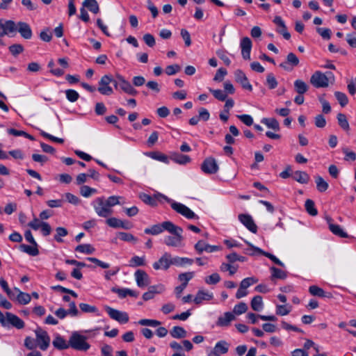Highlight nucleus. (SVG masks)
Segmentation results:
<instances>
[{"mask_svg":"<svg viewBox=\"0 0 356 356\" xmlns=\"http://www.w3.org/2000/svg\"><path fill=\"white\" fill-rule=\"evenodd\" d=\"M105 310L106 311L111 318L118 321L120 323H127L129 320V315L125 312H122L113 309L109 306H105Z\"/></svg>","mask_w":356,"mask_h":356,"instance_id":"8","label":"nucleus"},{"mask_svg":"<svg viewBox=\"0 0 356 356\" xmlns=\"http://www.w3.org/2000/svg\"><path fill=\"white\" fill-rule=\"evenodd\" d=\"M229 350V343L225 341H220L217 342L212 350L221 355L226 354Z\"/></svg>","mask_w":356,"mask_h":356,"instance_id":"33","label":"nucleus"},{"mask_svg":"<svg viewBox=\"0 0 356 356\" xmlns=\"http://www.w3.org/2000/svg\"><path fill=\"white\" fill-rule=\"evenodd\" d=\"M315 182L316 184V188L319 192H325L328 188V184L324 179L321 176H316L315 177Z\"/></svg>","mask_w":356,"mask_h":356,"instance_id":"38","label":"nucleus"},{"mask_svg":"<svg viewBox=\"0 0 356 356\" xmlns=\"http://www.w3.org/2000/svg\"><path fill=\"white\" fill-rule=\"evenodd\" d=\"M266 83L269 89H274L277 86V81L272 73H269L266 76Z\"/></svg>","mask_w":356,"mask_h":356,"instance_id":"60","label":"nucleus"},{"mask_svg":"<svg viewBox=\"0 0 356 356\" xmlns=\"http://www.w3.org/2000/svg\"><path fill=\"white\" fill-rule=\"evenodd\" d=\"M251 307L255 312H260L264 307L262 297L260 296H254L251 300Z\"/></svg>","mask_w":356,"mask_h":356,"instance_id":"37","label":"nucleus"},{"mask_svg":"<svg viewBox=\"0 0 356 356\" xmlns=\"http://www.w3.org/2000/svg\"><path fill=\"white\" fill-rule=\"evenodd\" d=\"M53 346L58 349V350H64L67 349L70 346V340L68 341V343L60 335H57L55 339H54Z\"/></svg>","mask_w":356,"mask_h":356,"instance_id":"29","label":"nucleus"},{"mask_svg":"<svg viewBox=\"0 0 356 356\" xmlns=\"http://www.w3.org/2000/svg\"><path fill=\"white\" fill-rule=\"evenodd\" d=\"M15 289L19 292L17 300L20 304L26 305L30 302L31 298L29 294L19 291L17 288Z\"/></svg>","mask_w":356,"mask_h":356,"instance_id":"45","label":"nucleus"},{"mask_svg":"<svg viewBox=\"0 0 356 356\" xmlns=\"http://www.w3.org/2000/svg\"><path fill=\"white\" fill-rule=\"evenodd\" d=\"M248 310V305L245 302H240L236 305L233 309L234 314L241 315L244 314Z\"/></svg>","mask_w":356,"mask_h":356,"instance_id":"52","label":"nucleus"},{"mask_svg":"<svg viewBox=\"0 0 356 356\" xmlns=\"http://www.w3.org/2000/svg\"><path fill=\"white\" fill-rule=\"evenodd\" d=\"M328 225L330 230L333 234L341 238L348 237V234L345 231H343V229L341 228L340 225L331 222V219L328 220Z\"/></svg>","mask_w":356,"mask_h":356,"instance_id":"27","label":"nucleus"},{"mask_svg":"<svg viewBox=\"0 0 356 356\" xmlns=\"http://www.w3.org/2000/svg\"><path fill=\"white\" fill-rule=\"evenodd\" d=\"M238 220L251 232L256 234L257 226L252 217L249 214L241 213L238 216Z\"/></svg>","mask_w":356,"mask_h":356,"instance_id":"15","label":"nucleus"},{"mask_svg":"<svg viewBox=\"0 0 356 356\" xmlns=\"http://www.w3.org/2000/svg\"><path fill=\"white\" fill-rule=\"evenodd\" d=\"M309 292L314 296H318L321 298H332V294L329 292H325L323 289L316 285H312L309 287Z\"/></svg>","mask_w":356,"mask_h":356,"instance_id":"28","label":"nucleus"},{"mask_svg":"<svg viewBox=\"0 0 356 356\" xmlns=\"http://www.w3.org/2000/svg\"><path fill=\"white\" fill-rule=\"evenodd\" d=\"M134 277L136 284L140 288H143L150 283L149 275L143 270H137L134 273Z\"/></svg>","mask_w":356,"mask_h":356,"instance_id":"19","label":"nucleus"},{"mask_svg":"<svg viewBox=\"0 0 356 356\" xmlns=\"http://www.w3.org/2000/svg\"><path fill=\"white\" fill-rule=\"evenodd\" d=\"M113 81L111 74L104 75L98 83L97 90L103 95H111L113 93V90L110 84Z\"/></svg>","mask_w":356,"mask_h":356,"instance_id":"6","label":"nucleus"},{"mask_svg":"<svg viewBox=\"0 0 356 356\" xmlns=\"http://www.w3.org/2000/svg\"><path fill=\"white\" fill-rule=\"evenodd\" d=\"M172 265V257L168 252H165L159 259L153 264L155 270H168Z\"/></svg>","mask_w":356,"mask_h":356,"instance_id":"12","label":"nucleus"},{"mask_svg":"<svg viewBox=\"0 0 356 356\" xmlns=\"http://www.w3.org/2000/svg\"><path fill=\"white\" fill-rule=\"evenodd\" d=\"M194 248L199 254H202L203 252L211 253L221 250L220 246L209 245L203 240L198 241L195 243Z\"/></svg>","mask_w":356,"mask_h":356,"instance_id":"14","label":"nucleus"},{"mask_svg":"<svg viewBox=\"0 0 356 356\" xmlns=\"http://www.w3.org/2000/svg\"><path fill=\"white\" fill-rule=\"evenodd\" d=\"M202 170L207 174H215L218 170V166L213 158L206 159L201 165Z\"/></svg>","mask_w":356,"mask_h":356,"instance_id":"17","label":"nucleus"},{"mask_svg":"<svg viewBox=\"0 0 356 356\" xmlns=\"http://www.w3.org/2000/svg\"><path fill=\"white\" fill-rule=\"evenodd\" d=\"M193 260L188 257H175L172 258V265L177 266H184L185 265H192Z\"/></svg>","mask_w":356,"mask_h":356,"instance_id":"34","label":"nucleus"},{"mask_svg":"<svg viewBox=\"0 0 356 356\" xmlns=\"http://www.w3.org/2000/svg\"><path fill=\"white\" fill-rule=\"evenodd\" d=\"M97 190L95 188H91L88 186H82L80 188V193L84 197H89L92 194L96 193Z\"/></svg>","mask_w":356,"mask_h":356,"instance_id":"47","label":"nucleus"},{"mask_svg":"<svg viewBox=\"0 0 356 356\" xmlns=\"http://www.w3.org/2000/svg\"><path fill=\"white\" fill-rule=\"evenodd\" d=\"M220 281V276L218 273H214L204 278V282L209 285L216 284Z\"/></svg>","mask_w":356,"mask_h":356,"instance_id":"50","label":"nucleus"},{"mask_svg":"<svg viewBox=\"0 0 356 356\" xmlns=\"http://www.w3.org/2000/svg\"><path fill=\"white\" fill-rule=\"evenodd\" d=\"M273 22L277 26V32L282 35L284 39L289 40L291 38V34L288 31L285 23L282 20V17L280 16H276L274 18Z\"/></svg>","mask_w":356,"mask_h":356,"instance_id":"22","label":"nucleus"},{"mask_svg":"<svg viewBox=\"0 0 356 356\" xmlns=\"http://www.w3.org/2000/svg\"><path fill=\"white\" fill-rule=\"evenodd\" d=\"M83 7L87 8L90 12L97 14L99 11V7L96 0H84Z\"/></svg>","mask_w":356,"mask_h":356,"instance_id":"32","label":"nucleus"},{"mask_svg":"<svg viewBox=\"0 0 356 356\" xmlns=\"http://www.w3.org/2000/svg\"><path fill=\"white\" fill-rule=\"evenodd\" d=\"M292 177L300 184H307L309 180V176L304 171H296L292 174Z\"/></svg>","mask_w":356,"mask_h":356,"instance_id":"30","label":"nucleus"},{"mask_svg":"<svg viewBox=\"0 0 356 356\" xmlns=\"http://www.w3.org/2000/svg\"><path fill=\"white\" fill-rule=\"evenodd\" d=\"M227 74V72L224 68H219L213 78L215 81L220 82L224 79L225 76Z\"/></svg>","mask_w":356,"mask_h":356,"instance_id":"63","label":"nucleus"},{"mask_svg":"<svg viewBox=\"0 0 356 356\" xmlns=\"http://www.w3.org/2000/svg\"><path fill=\"white\" fill-rule=\"evenodd\" d=\"M92 206L97 215L99 217L108 218L113 213V209H110L107 206L104 197H99L95 199L92 202Z\"/></svg>","mask_w":356,"mask_h":356,"instance_id":"3","label":"nucleus"},{"mask_svg":"<svg viewBox=\"0 0 356 356\" xmlns=\"http://www.w3.org/2000/svg\"><path fill=\"white\" fill-rule=\"evenodd\" d=\"M299 59L293 53H289L286 56V61L280 64V67L286 70H291L294 67L298 65Z\"/></svg>","mask_w":356,"mask_h":356,"instance_id":"21","label":"nucleus"},{"mask_svg":"<svg viewBox=\"0 0 356 356\" xmlns=\"http://www.w3.org/2000/svg\"><path fill=\"white\" fill-rule=\"evenodd\" d=\"M120 238L123 241L136 243L138 239L133 234L127 232H120Z\"/></svg>","mask_w":356,"mask_h":356,"instance_id":"59","label":"nucleus"},{"mask_svg":"<svg viewBox=\"0 0 356 356\" xmlns=\"http://www.w3.org/2000/svg\"><path fill=\"white\" fill-rule=\"evenodd\" d=\"M305 207L309 215L316 216L318 214L317 209L315 208V204L313 200L310 199L307 200L305 203Z\"/></svg>","mask_w":356,"mask_h":356,"instance_id":"40","label":"nucleus"},{"mask_svg":"<svg viewBox=\"0 0 356 356\" xmlns=\"http://www.w3.org/2000/svg\"><path fill=\"white\" fill-rule=\"evenodd\" d=\"M172 209L187 219H199L197 215H196L190 208L181 203L172 202Z\"/></svg>","mask_w":356,"mask_h":356,"instance_id":"10","label":"nucleus"},{"mask_svg":"<svg viewBox=\"0 0 356 356\" xmlns=\"http://www.w3.org/2000/svg\"><path fill=\"white\" fill-rule=\"evenodd\" d=\"M346 41L350 47L356 48V33L347 34Z\"/></svg>","mask_w":356,"mask_h":356,"instance_id":"64","label":"nucleus"},{"mask_svg":"<svg viewBox=\"0 0 356 356\" xmlns=\"http://www.w3.org/2000/svg\"><path fill=\"white\" fill-rule=\"evenodd\" d=\"M10 52L15 56L21 54L24 51V47L22 44H14L9 47Z\"/></svg>","mask_w":356,"mask_h":356,"instance_id":"61","label":"nucleus"},{"mask_svg":"<svg viewBox=\"0 0 356 356\" xmlns=\"http://www.w3.org/2000/svg\"><path fill=\"white\" fill-rule=\"evenodd\" d=\"M17 31V25L13 20L0 19V37L10 35Z\"/></svg>","mask_w":356,"mask_h":356,"instance_id":"11","label":"nucleus"},{"mask_svg":"<svg viewBox=\"0 0 356 356\" xmlns=\"http://www.w3.org/2000/svg\"><path fill=\"white\" fill-rule=\"evenodd\" d=\"M37 346L42 350H46L50 344V337L48 333L40 327L35 330Z\"/></svg>","mask_w":356,"mask_h":356,"instance_id":"7","label":"nucleus"},{"mask_svg":"<svg viewBox=\"0 0 356 356\" xmlns=\"http://www.w3.org/2000/svg\"><path fill=\"white\" fill-rule=\"evenodd\" d=\"M16 25L17 31L20 33L23 38L26 40L31 38L33 34L29 24L24 22H19Z\"/></svg>","mask_w":356,"mask_h":356,"instance_id":"23","label":"nucleus"},{"mask_svg":"<svg viewBox=\"0 0 356 356\" xmlns=\"http://www.w3.org/2000/svg\"><path fill=\"white\" fill-rule=\"evenodd\" d=\"M194 272H186L179 275L178 279L182 283L186 284V286L188 285V282L194 277Z\"/></svg>","mask_w":356,"mask_h":356,"instance_id":"55","label":"nucleus"},{"mask_svg":"<svg viewBox=\"0 0 356 356\" xmlns=\"http://www.w3.org/2000/svg\"><path fill=\"white\" fill-rule=\"evenodd\" d=\"M334 96L342 107H344L348 103V97L345 93L337 91L334 92Z\"/></svg>","mask_w":356,"mask_h":356,"instance_id":"48","label":"nucleus"},{"mask_svg":"<svg viewBox=\"0 0 356 356\" xmlns=\"http://www.w3.org/2000/svg\"><path fill=\"white\" fill-rule=\"evenodd\" d=\"M120 199H122V197L118 195H112L108 197L106 199L107 206L110 209H113L114 206L120 204Z\"/></svg>","mask_w":356,"mask_h":356,"instance_id":"51","label":"nucleus"},{"mask_svg":"<svg viewBox=\"0 0 356 356\" xmlns=\"http://www.w3.org/2000/svg\"><path fill=\"white\" fill-rule=\"evenodd\" d=\"M235 319V316L233 312H225L222 316H220L217 321V325L221 327L228 326L231 321Z\"/></svg>","mask_w":356,"mask_h":356,"instance_id":"25","label":"nucleus"},{"mask_svg":"<svg viewBox=\"0 0 356 356\" xmlns=\"http://www.w3.org/2000/svg\"><path fill=\"white\" fill-rule=\"evenodd\" d=\"M106 218L107 219L106 220V223L108 226H109L112 228H115V229L120 228V224H121L122 220L118 219L115 217H111V218L108 217Z\"/></svg>","mask_w":356,"mask_h":356,"instance_id":"54","label":"nucleus"},{"mask_svg":"<svg viewBox=\"0 0 356 356\" xmlns=\"http://www.w3.org/2000/svg\"><path fill=\"white\" fill-rule=\"evenodd\" d=\"M28 226L33 230H38L40 229L41 233L43 236H49L51 232V227L49 223L41 221L40 219L34 217L33 220L29 222Z\"/></svg>","mask_w":356,"mask_h":356,"instance_id":"9","label":"nucleus"},{"mask_svg":"<svg viewBox=\"0 0 356 356\" xmlns=\"http://www.w3.org/2000/svg\"><path fill=\"white\" fill-rule=\"evenodd\" d=\"M257 282V280L251 277H246L245 279H243L241 283H240V286L241 288H243V289H247L248 288L249 286H250L251 285H252L253 284L256 283Z\"/></svg>","mask_w":356,"mask_h":356,"instance_id":"62","label":"nucleus"},{"mask_svg":"<svg viewBox=\"0 0 356 356\" xmlns=\"http://www.w3.org/2000/svg\"><path fill=\"white\" fill-rule=\"evenodd\" d=\"M56 234L54 236V239L57 242H59V243L63 242V239L61 238V237H63V236H65L67 235V234H68L67 230L64 227H58L56 228Z\"/></svg>","mask_w":356,"mask_h":356,"instance_id":"57","label":"nucleus"},{"mask_svg":"<svg viewBox=\"0 0 356 356\" xmlns=\"http://www.w3.org/2000/svg\"><path fill=\"white\" fill-rule=\"evenodd\" d=\"M170 231H168L172 235L164 237L163 243L173 248H181L184 246V237L182 236L183 229L181 227L175 225L174 223L170 227Z\"/></svg>","mask_w":356,"mask_h":356,"instance_id":"2","label":"nucleus"},{"mask_svg":"<svg viewBox=\"0 0 356 356\" xmlns=\"http://www.w3.org/2000/svg\"><path fill=\"white\" fill-rule=\"evenodd\" d=\"M66 98L70 102H75L79 97V93L72 89H68L65 90Z\"/></svg>","mask_w":356,"mask_h":356,"instance_id":"58","label":"nucleus"},{"mask_svg":"<svg viewBox=\"0 0 356 356\" xmlns=\"http://www.w3.org/2000/svg\"><path fill=\"white\" fill-rule=\"evenodd\" d=\"M140 198L141 200L145 202L147 204L151 205V206H156V199L155 198V195L154 197H152L147 194L143 193L140 195Z\"/></svg>","mask_w":356,"mask_h":356,"instance_id":"49","label":"nucleus"},{"mask_svg":"<svg viewBox=\"0 0 356 356\" xmlns=\"http://www.w3.org/2000/svg\"><path fill=\"white\" fill-rule=\"evenodd\" d=\"M209 91L213 94L214 97L220 101H225L227 98V94L225 92L222 90H214L212 88H209Z\"/></svg>","mask_w":356,"mask_h":356,"instance_id":"56","label":"nucleus"},{"mask_svg":"<svg viewBox=\"0 0 356 356\" xmlns=\"http://www.w3.org/2000/svg\"><path fill=\"white\" fill-rule=\"evenodd\" d=\"M75 251L85 254H92L95 249L90 244H81L76 247Z\"/></svg>","mask_w":356,"mask_h":356,"instance_id":"41","label":"nucleus"},{"mask_svg":"<svg viewBox=\"0 0 356 356\" xmlns=\"http://www.w3.org/2000/svg\"><path fill=\"white\" fill-rule=\"evenodd\" d=\"M170 221H164L161 224H156L145 229L144 232L147 234L158 235L164 230L170 231V227L172 225Z\"/></svg>","mask_w":356,"mask_h":356,"instance_id":"13","label":"nucleus"},{"mask_svg":"<svg viewBox=\"0 0 356 356\" xmlns=\"http://www.w3.org/2000/svg\"><path fill=\"white\" fill-rule=\"evenodd\" d=\"M330 79H334V75L328 72L325 74L316 71L310 78V83L316 88H326L329 86Z\"/></svg>","mask_w":356,"mask_h":356,"instance_id":"4","label":"nucleus"},{"mask_svg":"<svg viewBox=\"0 0 356 356\" xmlns=\"http://www.w3.org/2000/svg\"><path fill=\"white\" fill-rule=\"evenodd\" d=\"M270 270L272 273V275H271L272 280L275 279V278L284 280L286 277V272H284V270H282L281 269H279L276 267L273 266L270 268Z\"/></svg>","mask_w":356,"mask_h":356,"instance_id":"43","label":"nucleus"},{"mask_svg":"<svg viewBox=\"0 0 356 356\" xmlns=\"http://www.w3.org/2000/svg\"><path fill=\"white\" fill-rule=\"evenodd\" d=\"M138 323L140 325L143 326H150V327H157L161 324V323L159 321L154 320V319H140L138 321Z\"/></svg>","mask_w":356,"mask_h":356,"instance_id":"46","label":"nucleus"},{"mask_svg":"<svg viewBox=\"0 0 356 356\" xmlns=\"http://www.w3.org/2000/svg\"><path fill=\"white\" fill-rule=\"evenodd\" d=\"M255 252L268 257V259H270L272 261H273L275 264H276L277 265L280 266H282V267H284V264L283 262H282L278 258H277L275 255H273V254L271 253H269V252H265L263 250H261V248H257V247H255V246H253L252 244H250V243L248 242H246Z\"/></svg>","mask_w":356,"mask_h":356,"instance_id":"24","label":"nucleus"},{"mask_svg":"<svg viewBox=\"0 0 356 356\" xmlns=\"http://www.w3.org/2000/svg\"><path fill=\"white\" fill-rule=\"evenodd\" d=\"M100 330V327H96L94 330L83 331V333L88 334V336L83 335L79 332H73L69 339L70 347L76 350H88L90 347V344L87 342L88 337L95 336Z\"/></svg>","mask_w":356,"mask_h":356,"instance_id":"1","label":"nucleus"},{"mask_svg":"<svg viewBox=\"0 0 356 356\" xmlns=\"http://www.w3.org/2000/svg\"><path fill=\"white\" fill-rule=\"evenodd\" d=\"M0 322L3 326L11 325L17 329H22L24 327V322L17 316L10 312H6L4 315L0 311Z\"/></svg>","mask_w":356,"mask_h":356,"instance_id":"5","label":"nucleus"},{"mask_svg":"<svg viewBox=\"0 0 356 356\" xmlns=\"http://www.w3.org/2000/svg\"><path fill=\"white\" fill-rule=\"evenodd\" d=\"M19 248L22 252H26L31 256H37L39 254L37 246L33 245L31 246L26 244H21Z\"/></svg>","mask_w":356,"mask_h":356,"instance_id":"35","label":"nucleus"},{"mask_svg":"<svg viewBox=\"0 0 356 356\" xmlns=\"http://www.w3.org/2000/svg\"><path fill=\"white\" fill-rule=\"evenodd\" d=\"M235 81L240 83L243 88L249 91L252 90V86L250 83L246 75L241 70H236L234 72Z\"/></svg>","mask_w":356,"mask_h":356,"instance_id":"18","label":"nucleus"},{"mask_svg":"<svg viewBox=\"0 0 356 356\" xmlns=\"http://www.w3.org/2000/svg\"><path fill=\"white\" fill-rule=\"evenodd\" d=\"M337 120L340 127L344 130H348L350 127L346 115L343 113L337 115Z\"/></svg>","mask_w":356,"mask_h":356,"instance_id":"53","label":"nucleus"},{"mask_svg":"<svg viewBox=\"0 0 356 356\" xmlns=\"http://www.w3.org/2000/svg\"><path fill=\"white\" fill-rule=\"evenodd\" d=\"M240 47L241 49V55L243 59H250V51L252 49V41L248 38L245 37L242 38L240 43Z\"/></svg>","mask_w":356,"mask_h":356,"instance_id":"20","label":"nucleus"},{"mask_svg":"<svg viewBox=\"0 0 356 356\" xmlns=\"http://www.w3.org/2000/svg\"><path fill=\"white\" fill-rule=\"evenodd\" d=\"M295 91L299 95L305 94L309 89L308 85L301 79H297L294 81Z\"/></svg>","mask_w":356,"mask_h":356,"instance_id":"31","label":"nucleus"},{"mask_svg":"<svg viewBox=\"0 0 356 356\" xmlns=\"http://www.w3.org/2000/svg\"><path fill=\"white\" fill-rule=\"evenodd\" d=\"M130 267H138L145 265V257L134 256L129 261Z\"/></svg>","mask_w":356,"mask_h":356,"instance_id":"42","label":"nucleus"},{"mask_svg":"<svg viewBox=\"0 0 356 356\" xmlns=\"http://www.w3.org/2000/svg\"><path fill=\"white\" fill-rule=\"evenodd\" d=\"M79 307L84 313H95L97 316L100 315L98 309L95 306L90 305L86 303H80Z\"/></svg>","mask_w":356,"mask_h":356,"instance_id":"44","label":"nucleus"},{"mask_svg":"<svg viewBox=\"0 0 356 356\" xmlns=\"http://www.w3.org/2000/svg\"><path fill=\"white\" fill-rule=\"evenodd\" d=\"M186 331L180 326H174L170 330V335L175 339H181L186 337Z\"/></svg>","mask_w":356,"mask_h":356,"instance_id":"36","label":"nucleus"},{"mask_svg":"<svg viewBox=\"0 0 356 356\" xmlns=\"http://www.w3.org/2000/svg\"><path fill=\"white\" fill-rule=\"evenodd\" d=\"M261 122L270 129H272L275 131L280 130V124L278 121L275 118H263Z\"/></svg>","mask_w":356,"mask_h":356,"instance_id":"39","label":"nucleus"},{"mask_svg":"<svg viewBox=\"0 0 356 356\" xmlns=\"http://www.w3.org/2000/svg\"><path fill=\"white\" fill-rule=\"evenodd\" d=\"M116 78L119 81L120 88L124 92L133 96H135L138 94V91L122 75L118 74H116Z\"/></svg>","mask_w":356,"mask_h":356,"instance_id":"16","label":"nucleus"},{"mask_svg":"<svg viewBox=\"0 0 356 356\" xmlns=\"http://www.w3.org/2000/svg\"><path fill=\"white\" fill-rule=\"evenodd\" d=\"M213 298V293L204 290H199L194 298V302L197 305H200L203 300H211Z\"/></svg>","mask_w":356,"mask_h":356,"instance_id":"26","label":"nucleus"}]
</instances>
